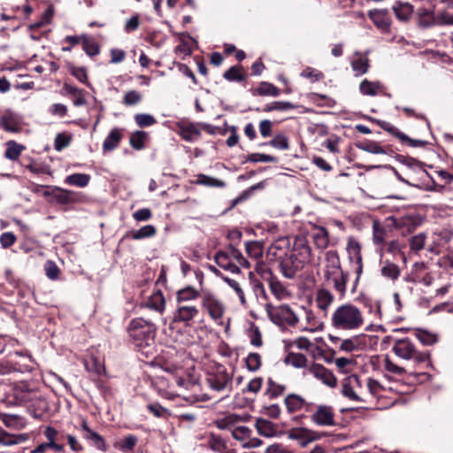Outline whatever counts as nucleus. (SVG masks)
Segmentation results:
<instances>
[{
    "instance_id": "nucleus-4",
    "label": "nucleus",
    "mask_w": 453,
    "mask_h": 453,
    "mask_svg": "<svg viewBox=\"0 0 453 453\" xmlns=\"http://www.w3.org/2000/svg\"><path fill=\"white\" fill-rule=\"evenodd\" d=\"M392 351L399 358L406 361L412 360L417 364L427 362L430 358L428 351H418L415 344L408 337L395 340Z\"/></svg>"
},
{
    "instance_id": "nucleus-52",
    "label": "nucleus",
    "mask_w": 453,
    "mask_h": 453,
    "mask_svg": "<svg viewBox=\"0 0 453 453\" xmlns=\"http://www.w3.org/2000/svg\"><path fill=\"white\" fill-rule=\"evenodd\" d=\"M257 91V94L260 96H278L280 95V89L276 88L273 84L266 81L261 82Z\"/></svg>"
},
{
    "instance_id": "nucleus-3",
    "label": "nucleus",
    "mask_w": 453,
    "mask_h": 453,
    "mask_svg": "<svg viewBox=\"0 0 453 453\" xmlns=\"http://www.w3.org/2000/svg\"><path fill=\"white\" fill-rule=\"evenodd\" d=\"M365 319L359 307L351 303L338 305L332 312L330 325L336 331L353 332L365 325Z\"/></svg>"
},
{
    "instance_id": "nucleus-21",
    "label": "nucleus",
    "mask_w": 453,
    "mask_h": 453,
    "mask_svg": "<svg viewBox=\"0 0 453 453\" xmlns=\"http://www.w3.org/2000/svg\"><path fill=\"white\" fill-rule=\"evenodd\" d=\"M179 128L178 134L181 138L187 142H193L198 140L201 136V131L192 123L185 124L177 123Z\"/></svg>"
},
{
    "instance_id": "nucleus-13",
    "label": "nucleus",
    "mask_w": 453,
    "mask_h": 453,
    "mask_svg": "<svg viewBox=\"0 0 453 453\" xmlns=\"http://www.w3.org/2000/svg\"><path fill=\"white\" fill-rule=\"evenodd\" d=\"M0 127L7 132L18 133L21 129V118L19 114L6 111L0 118Z\"/></svg>"
},
{
    "instance_id": "nucleus-53",
    "label": "nucleus",
    "mask_w": 453,
    "mask_h": 453,
    "mask_svg": "<svg viewBox=\"0 0 453 453\" xmlns=\"http://www.w3.org/2000/svg\"><path fill=\"white\" fill-rule=\"evenodd\" d=\"M209 444L213 451L219 453H232L225 452L226 449V443L219 435L211 434L209 440Z\"/></svg>"
},
{
    "instance_id": "nucleus-42",
    "label": "nucleus",
    "mask_w": 453,
    "mask_h": 453,
    "mask_svg": "<svg viewBox=\"0 0 453 453\" xmlns=\"http://www.w3.org/2000/svg\"><path fill=\"white\" fill-rule=\"evenodd\" d=\"M387 231L378 221L372 224V240L374 244L383 246Z\"/></svg>"
},
{
    "instance_id": "nucleus-51",
    "label": "nucleus",
    "mask_w": 453,
    "mask_h": 453,
    "mask_svg": "<svg viewBox=\"0 0 453 453\" xmlns=\"http://www.w3.org/2000/svg\"><path fill=\"white\" fill-rule=\"evenodd\" d=\"M426 240V234L425 233H418L410 239L411 250L416 253L419 252L424 249Z\"/></svg>"
},
{
    "instance_id": "nucleus-38",
    "label": "nucleus",
    "mask_w": 453,
    "mask_h": 453,
    "mask_svg": "<svg viewBox=\"0 0 453 453\" xmlns=\"http://www.w3.org/2000/svg\"><path fill=\"white\" fill-rule=\"evenodd\" d=\"M285 363L296 368H307L308 359L305 355L302 353L290 352L285 357Z\"/></svg>"
},
{
    "instance_id": "nucleus-2",
    "label": "nucleus",
    "mask_w": 453,
    "mask_h": 453,
    "mask_svg": "<svg viewBox=\"0 0 453 453\" xmlns=\"http://www.w3.org/2000/svg\"><path fill=\"white\" fill-rule=\"evenodd\" d=\"M156 332L155 323L142 317L133 319L127 326L131 342L147 357L154 354Z\"/></svg>"
},
{
    "instance_id": "nucleus-64",
    "label": "nucleus",
    "mask_w": 453,
    "mask_h": 453,
    "mask_svg": "<svg viewBox=\"0 0 453 453\" xmlns=\"http://www.w3.org/2000/svg\"><path fill=\"white\" fill-rule=\"evenodd\" d=\"M44 270L47 277L50 280H55L59 276V268L57 264L51 260L46 261L44 265Z\"/></svg>"
},
{
    "instance_id": "nucleus-8",
    "label": "nucleus",
    "mask_w": 453,
    "mask_h": 453,
    "mask_svg": "<svg viewBox=\"0 0 453 453\" xmlns=\"http://www.w3.org/2000/svg\"><path fill=\"white\" fill-rule=\"evenodd\" d=\"M287 435L288 439L297 441L301 448H306L310 443L322 437L319 432L303 426L293 427L288 430Z\"/></svg>"
},
{
    "instance_id": "nucleus-47",
    "label": "nucleus",
    "mask_w": 453,
    "mask_h": 453,
    "mask_svg": "<svg viewBox=\"0 0 453 453\" xmlns=\"http://www.w3.org/2000/svg\"><path fill=\"white\" fill-rule=\"evenodd\" d=\"M245 250L251 258L258 259L263 256V247L258 242H248L245 244Z\"/></svg>"
},
{
    "instance_id": "nucleus-29",
    "label": "nucleus",
    "mask_w": 453,
    "mask_h": 453,
    "mask_svg": "<svg viewBox=\"0 0 453 453\" xmlns=\"http://www.w3.org/2000/svg\"><path fill=\"white\" fill-rule=\"evenodd\" d=\"M305 313V320L307 326L304 330L309 332L321 331L324 328V323L318 318L315 312L308 308L303 307Z\"/></svg>"
},
{
    "instance_id": "nucleus-22",
    "label": "nucleus",
    "mask_w": 453,
    "mask_h": 453,
    "mask_svg": "<svg viewBox=\"0 0 453 453\" xmlns=\"http://www.w3.org/2000/svg\"><path fill=\"white\" fill-rule=\"evenodd\" d=\"M392 10L398 20L408 21L414 12V5L406 2L396 1Z\"/></svg>"
},
{
    "instance_id": "nucleus-11",
    "label": "nucleus",
    "mask_w": 453,
    "mask_h": 453,
    "mask_svg": "<svg viewBox=\"0 0 453 453\" xmlns=\"http://www.w3.org/2000/svg\"><path fill=\"white\" fill-rule=\"evenodd\" d=\"M311 419L320 426H332L335 425L333 409L327 405L318 406L317 410L311 414Z\"/></svg>"
},
{
    "instance_id": "nucleus-7",
    "label": "nucleus",
    "mask_w": 453,
    "mask_h": 453,
    "mask_svg": "<svg viewBox=\"0 0 453 453\" xmlns=\"http://www.w3.org/2000/svg\"><path fill=\"white\" fill-rule=\"evenodd\" d=\"M303 375L304 377L311 375L329 388H335L337 385V380L334 373L320 364L312 363L303 370Z\"/></svg>"
},
{
    "instance_id": "nucleus-14",
    "label": "nucleus",
    "mask_w": 453,
    "mask_h": 453,
    "mask_svg": "<svg viewBox=\"0 0 453 453\" xmlns=\"http://www.w3.org/2000/svg\"><path fill=\"white\" fill-rule=\"evenodd\" d=\"M328 340L331 343L336 346L340 351L344 352H353L358 349L360 345L359 336L357 335L347 339H342L338 336L329 334Z\"/></svg>"
},
{
    "instance_id": "nucleus-36",
    "label": "nucleus",
    "mask_w": 453,
    "mask_h": 453,
    "mask_svg": "<svg viewBox=\"0 0 453 453\" xmlns=\"http://www.w3.org/2000/svg\"><path fill=\"white\" fill-rule=\"evenodd\" d=\"M90 181V175L87 173H73L65 177V182L71 186L85 188Z\"/></svg>"
},
{
    "instance_id": "nucleus-55",
    "label": "nucleus",
    "mask_w": 453,
    "mask_h": 453,
    "mask_svg": "<svg viewBox=\"0 0 453 453\" xmlns=\"http://www.w3.org/2000/svg\"><path fill=\"white\" fill-rule=\"evenodd\" d=\"M197 183L207 187L223 188L226 186L225 182L219 179H216L204 174H200L197 177Z\"/></svg>"
},
{
    "instance_id": "nucleus-49",
    "label": "nucleus",
    "mask_w": 453,
    "mask_h": 453,
    "mask_svg": "<svg viewBox=\"0 0 453 453\" xmlns=\"http://www.w3.org/2000/svg\"><path fill=\"white\" fill-rule=\"evenodd\" d=\"M85 366L88 372L96 375H101L104 372V366L102 362L94 357L85 361Z\"/></svg>"
},
{
    "instance_id": "nucleus-60",
    "label": "nucleus",
    "mask_w": 453,
    "mask_h": 453,
    "mask_svg": "<svg viewBox=\"0 0 453 453\" xmlns=\"http://www.w3.org/2000/svg\"><path fill=\"white\" fill-rule=\"evenodd\" d=\"M365 306L368 309L369 313L372 314L375 319H382L381 301H366Z\"/></svg>"
},
{
    "instance_id": "nucleus-56",
    "label": "nucleus",
    "mask_w": 453,
    "mask_h": 453,
    "mask_svg": "<svg viewBox=\"0 0 453 453\" xmlns=\"http://www.w3.org/2000/svg\"><path fill=\"white\" fill-rule=\"evenodd\" d=\"M223 77L229 81H242L244 75L240 66H232L225 72Z\"/></svg>"
},
{
    "instance_id": "nucleus-45",
    "label": "nucleus",
    "mask_w": 453,
    "mask_h": 453,
    "mask_svg": "<svg viewBox=\"0 0 453 453\" xmlns=\"http://www.w3.org/2000/svg\"><path fill=\"white\" fill-rule=\"evenodd\" d=\"M382 364L384 366V369L395 375H403L405 373V369L395 363H394L388 355H385L382 357Z\"/></svg>"
},
{
    "instance_id": "nucleus-6",
    "label": "nucleus",
    "mask_w": 453,
    "mask_h": 453,
    "mask_svg": "<svg viewBox=\"0 0 453 453\" xmlns=\"http://www.w3.org/2000/svg\"><path fill=\"white\" fill-rule=\"evenodd\" d=\"M265 311L270 320L279 326H295L299 319L288 305L266 304Z\"/></svg>"
},
{
    "instance_id": "nucleus-32",
    "label": "nucleus",
    "mask_w": 453,
    "mask_h": 453,
    "mask_svg": "<svg viewBox=\"0 0 453 453\" xmlns=\"http://www.w3.org/2000/svg\"><path fill=\"white\" fill-rule=\"evenodd\" d=\"M334 365L342 373H351L357 367V362L354 357H338L334 359Z\"/></svg>"
},
{
    "instance_id": "nucleus-59",
    "label": "nucleus",
    "mask_w": 453,
    "mask_h": 453,
    "mask_svg": "<svg viewBox=\"0 0 453 453\" xmlns=\"http://www.w3.org/2000/svg\"><path fill=\"white\" fill-rule=\"evenodd\" d=\"M147 408L156 418H167L171 415L168 409L157 403L148 404Z\"/></svg>"
},
{
    "instance_id": "nucleus-34",
    "label": "nucleus",
    "mask_w": 453,
    "mask_h": 453,
    "mask_svg": "<svg viewBox=\"0 0 453 453\" xmlns=\"http://www.w3.org/2000/svg\"><path fill=\"white\" fill-rule=\"evenodd\" d=\"M25 150V146L16 142L15 141H8L6 142V150L4 152V157L12 161H16L19 159L22 151Z\"/></svg>"
},
{
    "instance_id": "nucleus-30",
    "label": "nucleus",
    "mask_w": 453,
    "mask_h": 453,
    "mask_svg": "<svg viewBox=\"0 0 453 453\" xmlns=\"http://www.w3.org/2000/svg\"><path fill=\"white\" fill-rule=\"evenodd\" d=\"M384 86L380 81H370L365 79L359 85V91L364 96H375L380 94Z\"/></svg>"
},
{
    "instance_id": "nucleus-23",
    "label": "nucleus",
    "mask_w": 453,
    "mask_h": 453,
    "mask_svg": "<svg viewBox=\"0 0 453 453\" xmlns=\"http://www.w3.org/2000/svg\"><path fill=\"white\" fill-rule=\"evenodd\" d=\"M122 129L119 127L112 128L103 142V150L110 152L119 147L123 137Z\"/></svg>"
},
{
    "instance_id": "nucleus-37",
    "label": "nucleus",
    "mask_w": 453,
    "mask_h": 453,
    "mask_svg": "<svg viewBox=\"0 0 453 453\" xmlns=\"http://www.w3.org/2000/svg\"><path fill=\"white\" fill-rule=\"evenodd\" d=\"M82 49L89 57H95L100 53V46L95 39L86 35H81Z\"/></svg>"
},
{
    "instance_id": "nucleus-43",
    "label": "nucleus",
    "mask_w": 453,
    "mask_h": 453,
    "mask_svg": "<svg viewBox=\"0 0 453 453\" xmlns=\"http://www.w3.org/2000/svg\"><path fill=\"white\" fill-rule=\"evenodd\" d=\"M297 106L290 102L276 101L265 106L264 111L266 112L273 111H286L296 109Z\"/></svg>"
},
{
    "instance_id": "nucleus-5",
    "label": "nucleus",
    "mask_w": 453,
    "mask_h": 453,
    "mask_svg": "<svg viewBox=\"0 0 453 453\" xmlns=\"http://www.w3.org/2000/svg\"><path fill=\"white\" fill-rule=\"evenodd\" d=\"M202 310L208 314L210 319L217 325H224V315L226 306L214 293L211 291H203L200 300Z\"/></svg>"
},
{
    "instance_id": "nucleus-16",
    "label": "nucleus",
    "mask_w": 453,
    "mask_h": 453,
    "mask_svg": "<svg viewBox=\"0 0 453 453\" xmlns=\"http://www.w3.org/2000/svg\"><path fill=\"white\" fill-rule=\"evenodd\" d=\"M416 19L418 25L425 28L438 25V16L431 8L417 7Z\"/></svg>"
},
{
    "instance_id": "nucleus-44",
    "label": "nucleus",
    "mask_w": 453,
    "mask_h": 453,
    "mask_svg": "<svg viewBox=\"0 0 453 453\" xmlns=\"http://www.w3.org/2000/svg\"><path fill=\"white\" fill-rule=\"evenodd\" d=\"M222 279L235 292V294L237 295V296L240 300L241 304L245 307L247 305V301L245 298L244 291H243L242 288L241 287L240 283L233 279L228 278V277L223 276Z\"/></svg>"
},
{
    "instance_id": "nucleus-1",
    "label": "nucleus",
    "mask_w": 453,
    "mask_h": 453,
    "mask_svg": "<svg viewBox=\"0 0 453 453\" xmlns=\"http://www.w3.org/2000/svg\"><path fill=\"white\" fill-rule=\"evenodd\" d=\"M288 240L275 242L269 248V255L279 263L281 274L287 279H294L297 273L302 271L312 261L311 248L306 237L297 235L295 237L291 250H288Z\"/></svg>"
},
{
    "instance_id": "nucleus-26",
    "label": "nucleus",
    "mask_w": 453,
    "mask_h": 453,
    "mask_svg": "<svg viewBox=\"0 0 453 453\" xmlns=\"http://www.w3.org/2000/svg\"><path fill=\"white\" fill-rule=\"evenodd\" d=\"M27 434H9L0 427V444L4 446H12L25 442L28 440Z\"/></svg>"
},
{
    "instance_id": "nucleus-50",
    "label": "nucleus",
    "mask_w": 453,
    "mask_h": 453,
    "mask_svg": "<svg viewBox=\"0 0 453 453\" xmlns=\"http://www.w3.org/2000/svg\"><path fill=\"white\" fill-rule=\"evenodd\" d=\"M242 419L241 416L229 414L216 420V426L219 429H228L231 426Z\"/></svg>"
},
{
    "instance_id": "nucleus-12",
    "label": "nucleus",
    "mask_w": 453,
    "mask_h": 453,
    "mask_svg": "<svg viewBox=\"0 0 453 453\" xmlns=\"http://www.w3.org/2000/svg\"><path fill=\"white\" fill-rule=\"evenodd\" d=\"M314 301L317 308L326 315L334 302V296L329 289L320 288L315 293Z\"/></svg>"
},
{
    "instance_id": "nucleus-33",
    "label": "nucleus",
    "mask_w": 453,
    "mask_h": 453,
    "mask_svg": "<svg viewBox=\"0 0 453 453\" xmlns=\"http://www.w3.org/2000/svg\"><path fill=\"white\" fill-rule=\"evenodd\" d=\"M315 246L319 250H325L329 244L328 232L324 226H316L312 234Z\"/></svg>"
},
{
    "instance_id": "nucleus-46",
    "label": "nucleus",
    "mask_w": 453,
    "mask_h": 453,
    "mask_svg": "<svg viewBox=\"0 0 453 453\" xmlns=\"http://www.w3.org/2000/svg\"><path fill=\"white\" fill-rule=\"evenodd\" d=\"M147 138V133L144 131H135L130 135V145L134 150H140L144 147V142Z\"/></svg>"
},
{
    "instance_id": "nucleus-54",
    "label": "nucleus",
    "mask_w": 453,
    "mask_h": 453,
    "mask_svg": "<svg viewBox=\"0 0 453 453\" xmlns=\"http://www.w3.org/2000/svg\"><path fill=\"white\" fill-rule=\"evenodd\" d=\"M232 436L237 440L242 441V443L245 442L247 439L251 435V430L245 426H239L232 429L231 431Z\"/></svg>"
},
{
    "instance_id": "nucleus-61",
    "label": "nucleus",
    "mask_w": 453,
    "mask_h": 453,
    "mask_svg": "<svg viewBox=\"0 0 453 453\" xmlns=\"http://www.w3.org/2000/svg\"><path fill=\"white\" fill-rule=\"evenodd\" d=\"M246 365L251 372L257 371L261 366V356L258 353H250L246 358Z\"/></svg>"
},
{
    "instance_id": "nucleus-25",
    "label": "nucleus",
    "mask_w": 453,
    "mask_h": 453,
    "mask_svg": "<svg viewBox=\"0 0 453 453\" xmlns=\"http://www.w3.org/2000/svg\"><path fill=\"white\" fill-rule=\"evenodd\" d=\"M214 260L216 264L232 273H240L241 270L237 265L232 262L228 253L219 251L215 254Z\"/></svg>"
},
{
    "instance_id": "nucleus-40",
    "label": "nucleus",
    "mask_w": 453,
    "mask_h": 453,
    "mask_svg": "<svg viewBox=\"0 0 453 453\" xmlns=\"http://www.w3.org/2000/svg\"><path fill=\"white\" fill-rule=\"evenodd\" d=\"M3 423L10 428L21 429L25 426L23 418L18 415L2 414L0 416Z\"/></svg>"
},
{
    "instance_id": "nucleus-31",
    "label": "nucleus",
    "mask_w": 453,
    "mask_h": 453,
    "mask_svg": "<svg viewBox=\"0 0 453 453\" xmlns=\"http://www.w3.org/2000/svg\"><path fill=\"white\" fill-rule=\"evenodd\" d=\"M284 403L288 412L310 411L311 403L304 401V398H284Z\"/></svg>"
},
{
    "instance_id": "nucleus-24",
    "label": "nucleus",
    "mask_w": 453,
    "mask_h": 453,
    "mask_svg": "<svg viewBox=\"0 0 453 453\" xmlns=\"http://www.w3.org/2000/svg\"><path fill=\"white\" fill-rule=\"evenodd\" d=\"M255 426L257 433L265 437H273L278 434L277 425L262 418H257Z\"/></svg>"
},
{
    "instance_id": "nucleus-28",
    "label": "nucleus",
    "mask_w": 453,
    "mask_h": 453,
    "mask_svg": "<svg viewBox=\"0 0 453 453\" xmlns=\"http://www.w3.org/2000/svg\"><path fill=\"white\" fill-rule=\"evenodd\" d=\"M269 278L267 279L271 292L278 299L285 298L288 293L283 283L269 271Z\"/></svg>"
},
{
    "instance_id": "nucleus-48",
    "label": "nucleus",
    "mask_w": 453,
    "mask_h": 453,
    "mask_svg": "<svg viewBox=\"0 0 453 453\" xmlns=\"http://www.w3.org/2000/svg\"><path fill=\"white\" fill-rule=\"evenodd\" d=\"M156 227L152 225H146L142 226L140 229L132 233V238L134 240H141L144 238H150L156 234Z\"/></svg>"
},
{
    "instance_id": "nucleus-27",
    "label": "nucleus",
    "mask_w": 453,
    "mask_h": 453,
    "mask_svg": "<svg viewBox=\"0 0 453 453\" xmlns=\"http://www.w3.org/2000/svg\"><path fill=\"white\" fill-rule=\"evenodd\" d=\"M350 64L357 76L365 74L368 71L369 60L365 54L356 52L351 59Z\"/></svg>"
},
{
    "instance_id": "nucleus-10",
    "label": "nucleus",
    "mask_w": 453,
    "mask_h": 453,
    "mask_svg": "<svg viewBox=\"0 0 453 453\" xmlns=\"http://www.w3.org/2000/svg\"><path fill=\"white\" fill-rule=\"evenodd\" d=\"M346 250L349 254V260L353 263L356 278L360 280L363 273V258L361 255L360 243L354 238H349L348 240Z\"/></svg>"
},
{
    "instance_id": "nucleus-20",
    "label": "nucleus",
    "mask_w": 453,
    "mask_h": 453,
    "mask_svg": "<svg viewBox=\"0 0 453 453\" xmlns=\"http://www.w3.org/2000/svg\"><path fill=\"white\" fill-rule=\"evenodd\" d=\"M81 430L85 433L84 437L91 441L96 449L101 451H106L108 449L104 439L99 434L89 428L86 419H82Z\"/></svg>"
},
{
    "instance_id": "nucleus-9",
    "label": "nucleus",
    "mask_w": 453,
    "mask_h": 453,
    "mask_svg": "<svg viewBox=\"0 0 453 453\" xmlns=\"http://www.w3.org/2000/svg\"><path fill=\"white\" fill-rule=\"evenodd\" d=\"M199 313L200 310L196 304H177L173 315V322L190 326Z\"/></svg>"
},
{
    "instance_id": "nucleus-62",
    "label": "nucleus",
    "mask_w": 453,
    "mask_h": 453,
    "mask_svg": "<svg viewBox=\"0 0 453 453\" xmlns=\"http://www.w3.org/2000/svg\"><path fill=\"white\" fill-rule=\"evenodd\" d=\"M285 392V386L280 383L273 381L272 379L268 380V387L266 389V393L270 395V396H279L283 395Z\"/></svg>"
},
{
    "instance_id": "nucleus-19",
    "label": "nucleus",
    "mask_w": 453,
    "mask_h": 453,
    "mask_svg": "<svg viewBox=\"0 0 453 453\" xmlns=\"http://www.w3.org/2000/svg\"><path fill=\"white\" fill-rule=\"evenodd\" d=\"M325 276L342 271L340 257L336 250L326 251L325 253Z\"/></svg>"
},
{
    "instance_id": "nucleus-58",
    "label": "nucleus",
    "mask_w": 453,
    "mask_h": 453,
    "mask_svg": "<svg viewBox=\"0 0 453 453\" xmlns=\"http://www.w3.org/2000/svg\"><path fill=\"white\" fill-rule=\"evenodd\" d=\"M134 121L140 127L153 126L157 120L148 113H138L134 115Z\"/></svg>"
},
{
    "instance_id": "nucleus-17",
    "label": "nucleus",
    "mask_w": 453,
    "mask_h": 453,
    "mask_svg": "<svg viewBox=\"0 0 453 453\" xmlns=\"http://www.w3.org/2000/svg\"><path fill=\"white\" fill-rule=\"evenodd\" d=\"M142 306L152 310L158 314H163L165 309V300L162 292L160 290L153 292L142 302Z\"/></svg>"
},
{
    "instance_id": "nucleus-57",
    "label": "nucleus",
    "mask_w": 453,
    "mask_h": 453,
    "mask_svg": "<svg viewBox=\"0 0 453 453\" xmlns=\"http://www.w3.org/2000/svg\"><path fill=\"white\" fill-rule=\"evenodd\" d=\"M228 250L229 257L234 259L241 266L244 268H249L250 266L249 261L243 257L240 250L234 248L233 245H230Z\"/></svg>"
},
{
    "instance_id": "nucleus-18",
    "label": "nucleus",
    "mask_w": 453,
    "mask_h": 453,
    "mask_svg": "<svg viewBox=\"0 0 453 453\" xmlns=\"http://www.w3.org/2000/svg\"><path fill=\"white\" fill-rule=\"evenodd\" d=\"M202 293L191 286L185 287L176 292L177 304H193L192 302L201 299Z\"/></svg>"
},
{
    "instance_id": "nucleus-15",
    "label": "nucleus",
    "mask_w": 453,
    "mask_h": 453,
    "mask_svg": "<svg viewBox=\"0 0 453 453\" xmlns=\"http://www.w3.org/2000/svg\"><path fill=\"white\" fill-rule=\"evenodd\" d=\"M325 279L333 284L334 289L339 293L341 297H344L347 292V284L349 281V273L343 270L334 274L325 276Z\"/></svg>"
},
{
    "instance_id": "nucleus-35",
    "label": "nucleus",
    "mask_w": 453,
    "mask_h": 453,
    "mask_svg": "<svg viewBox=\"0 0 453 453\" xmlns=\"http://www.w3.org/2000/svg\"><path fill=\"white\" fill-rule=\"evenodd\" d=\"M357 147L364 151H366L368 153L372 154H380L384 155L388 153V150L383 148L380 142L375 141H369L366 140L363 142H360L357 145Z\"/></svg>"
},
{
    "instance_id": "nucleus-39",
    "label": "nucleus",
    "mask_w": 453,
    "mask_h": 453,
    "mask_svg": "<svg viewBox=\"0 0 453 453\" xmlns=\"http://www.w3.org/2000/svg\"><path fill=\"white\" fill-rule=\"evenodd\" d=\"M399 266L390 261H385L381 267V275L391 280H395L400 276Z\"/></svg>"
},
{
    "instance_id": "nucleus-41",
    "label": "nucleus",
    "mask_w": 453,
    "mask_h": 453,
    "mask_svg": "<svg viewBox=\"0 0 453 453\" xmlns=\"http://www.w3.org/2000/svg\"><path fill=\"white\" fill-rule=\"evenodd\" d=\"M416 336L423 345L426 346L435 344L438 342V335L427 330L418 329Z\"/></svg>"
},
{
    "instance_id": "nucleus-63",
    "label": "nucleus",
    "mask_w": 453,
    "mask_h": 453,
    "mask_svg": "<svg viewBox=\"0 0 453 453\" xmlns=\"http://www.w3.org/2000/svg\"><path fill=\"white\" fill-rule=\"evenodd\" d=\"M142 100V95L136 90L127 91L124 97L123 103L127 106H133L139 104Z\"/></svg>"
}]
</instances>
